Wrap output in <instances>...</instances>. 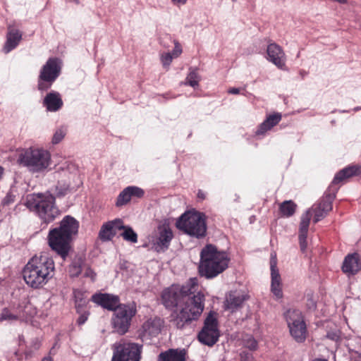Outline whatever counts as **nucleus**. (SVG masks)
<instances>
[{
	"label": "nucleus",
	"mask_w": 361,
	"mask_h": 361,
	"mask_svg": "<svg viewBox=\"0 0 361 361\" xmlns=\"http://www.w3.org/2000/svg\"><path fill=\"white\" fill-rule=\"evenodd\" d=\"M24 317L25 314L21 310H19L18 307L13 308V310L4 307L0 314V322H14Z\"/></svg>",
	"instance_id": "28"
},
{
	"label": "nucleus",
	"mask_w": 361,
	"mask_h": 361,
	"mask_svg": "<svg viewBox=\"0 0 361 361\" xmlns=\"http://www.w3.org/2000/svg\"><path fill=\"white\" fill-rule=\"evenodd\" d=\"M4 173V169L0 166V179L2 178Z\"/></svg>",
	"instance_id": "47"
},
{
	"label": "nucleus",
	"mask_w": 361,
	"mask_h": 361,
	"mask_svg": "<svg viewBox=\"0 0 361 361\" xmlns=\"http://www.w3.org/2000/svg\"><path fill=\"white\" fill-rule=\"evenodd\" d=\"M22 39V34L18 30L11 26L8 27V33L6 36V42L4 47L5 53H8L15 49Z\"/></svg>",
	"instance_id": "25"
},
{
	"label": "nucleus",
	"mask_w": 361,
	"mask_h": 361,
	"mask_svg": "<svg viewBox=\"0 0 361 361\" xmlns=\"http://www.w3.org/2000/svg\"><path fill=\"white\" fill-rule=\"evenodd\" d=\"M186 355L185 349H169L159 354L158 361H185Z\"/></svg>",
	"instance_id": "26"
},
{
	"label": "nucleus",
	"mask_w": 361,
	"mask_h": 361,
	"mask_svg": "<svg viewBox=\"0 0 361 361\" xmlns=\"http://www.w3.org/2000/svg\"><path fill=\"white\" fill-rule=\"evenodd\" d=\"M290 334L298 343H302L307 338V331L300 311L288 310L284 313Z\"/></svg>",
	"instance_id": "10"
},
{
	"label": "nucleus",
	"mask_w": 361,
	"mask_h": 361,
	"mask_svg": "<svg viewBox=\"0 0 361 361\" xmlns=\"http://www.w3.org/2000/svg\"><path fill=\"white\" fill-rule=\"evenodd\" d=\"M197 197L201 200H204L205 198V194L202 191L199 190L197 193Z\"/></svg>",
	"instance_id": "46"
},
{
	"label": "nucleus",
	"mask_w": 361,
	"mask_h": 361,
	"mask_svg": "<svg viewBox=\"0 0 361 361\" xmlns=\"http://www.w3.org/2000/svg\"><path fill=\"white\" fill-rule=\"evenodd\" d=\"M55 264L53 259L45 255H35L25 265L22 274L25 283L34 289L46 285L53 278Z\"/></svg>",
	"instance_id": "2"
},
{
	"label": "nucleus",
	"mask_w": 361,
	"mask_h": 361,
	"mask_svg": "<svg viewBox=\"0 0 361 361\" xmlns=\"http://www.w3.org/2000/svg\"><path fill=\"white\" fill-rule=\"evenodd\" d=\"M39 345H40V343L39 342H36L34 344L33 348L35 350H37L39 348Z\"/></svg>",
	"instance_id": "48"
},
{
	"label": "nucleus",
	"mask_w": 361,
	"mask_h": 361,
	"mask_svg": "<svg viewBox=\"0 0 361 361\" xmlns=\"http://www.w3.org/2000/svg\"><path fill=\"white\" fill-rule=\"evenodd\" d=\"M65 135H66L65 129L60 128V129L57 130L53 136L52 142L54 144H58L59 142H61L63 140Z\"/></svg>",
	"instance_id": "36"
},
{
	"label": "nucleus",
	"mask_w": 361,
	"mask_h": 361,
	"mask_svg": "<svg viewBox=\"0 0 361 361\" xmlns=\"http://www.w3.org/2000/svg\"><path fill=\"white\" fill-rule=\"evenodd\" d=\"M136 312V307L133 304H121L114 310L112 325L118 334L123 335L128 332L131 320Z\"/></svg>",
	"instance_id": "9"
},
{
	"label": "nucleus",
	"mask_w": 361,
	"mask_h": 361,
	"mask_svg": "<svg viewBox=\"0 0 361 361\" xmlns=\"http://www.w3.org/2000/svg\"><path fill=\"white\" fill-rule=\"evenodd\" d=\"M82 271L81 262L80 260L74 261L70 265L69 274L71 276H78Z\"/></svg>",
	"instance_id": "34"
},
{
	"label": "nucleus",
	"mask_w": 361,
	"mask_h": 361,
	"mask_svg": "<svg viewBox=\"0 0 361 361\" xmlns=\"http://www.w3.org/2000/svg\"><path fill=\"white\" fill-rule=\"evenodd\" d=\"M78 221L67 215L61 221L59 227L51 229L47 235L48 245L62 259H65L71 249L73 236L78 231Z\"/></svg>",
	"instance_id": "3"
},
{
	"label": "nucleus",
	"mask_w": 361,
	"mask_h": 361,
	"mask_svg": "<svg viewBox=\"0 0 361 361\" xmlns=\"http://www.w3.org/2000/svg\"><path fill=\"white\" fill-rule=\"evenodd\" d=\"M244 345L252 350L257 348V342L252 336H248L244 339Z\"/></svg>",
	"instance_id": "35"
},
{
	"label": "nucleus",
	"mask_w": 361,
	"mask_h": 361,
	"mask_svg": "<svg viewBox=\"0 0 361 361\" xmlns=\"http://www.w3.org/2000/svg\"><path fill=\"white\" fill-rule=\"evenodd\" d=\"M200 81V76L196 70H191L188 73L185 85H188L192 87L198 85Z\"/></svg>",
	"instance_id": "33"
},
{
	"label": "nucleus",
	"mask_w": 361,
	"mask_h": 361,
	"mask_svg": "<svg viewBox=\"0 0 361 361\" xmlns=\"http://www.w3.org/2000/svg\"><path fill=\"white\" fill-rule=\"evenodd\" d=\"M228 93L232 94H238L240 93V89L236 87H232L228 90Z\"/></svg>",
	"instance_id": "44"
},
{
	"label": "nucleus",
	"mask_w": 361,
	"mask_h": 361,
	"mask_svg": "<svg viewBox=\"0 0 361 361\" xmlns=\"http://www.w3.org/2000/svg\"><path fill=\"white\" fill-rule=\"evenodd\" d=\"M121 230H123V232L121 235L125 240L133 243L137 242V235L131 227L123 225V228Z\"/></svg>",
	"instance_id": "31"
},
{
	"label": "nucleus",
	"mask_w": 361,
	"mask_h": 361,
	"mask_svg": "<svg viewBox=\"0 0 361 361\" xmlns=\"http://www.w3.org/2000/svg\"><path fill=\"white\" fill-rule=\"evenodd\" d=\"M314 222L317 223L323 219L326 214H325L321 209H319V207H317V208L314 209Z\"/></svg>",
	"instance_id": "39"
},
{
	"label": "nucleus",
	"mask_w": 361,
	"mask_h": 361,
	"mask_svg": "<svg viewBox=\"0 0 361 361\" xmlns=\"http://www.w3.org/2000/svg\"><path fill=\"white\" fill-rule=\"evenodd\" d=\"M318 207H319V209H321L325 214H327L332 209V204L329 201H323Z\"/></svg>",
	"instance_id": "41"
},
{
	"label": "nucleus",
	"mask_w": 361,
	"mask_h": 361,
	"mask_svg": "<svg viewBox=\"0 0 361 361\" xmlns=\"http://www.w3.org/2000/svg\"><path fill=\"white\" fill-rule=\"evenodd\" d=\"M69 169L70 164L66 162L59 166L54 173V177L59 179L55 186V193L57 197L64 196L69 191L71 177Z\"/></svg>",
	"instance_id": "14"
},
{
	"label": "nucleus",
	"mask_w": 361,
	"mask_h": 361,
	"mask_svg": "<svg viewBox=\"0 0 361 361\" xmlns=\"http://www.w3.org/2000/svg\"><path fill=\"white\" fill-rule=\"evenodd\" d=\"M312 215L311 211L307 210L301 216L299 228V242L302 252H305L307 246V237Z\"/></svg>",
	"instance_id": "20"
},
{
	"label": "nucleus",
	"mask_w": 361,
	"mask_h": 361,
	"mask_svg": "<svg viewBox=\"0 0 361 361\" xmlns=\"http://www.w3.org/2000/svg\"><path fill=\"white\" fill-rule=\"evenodd\" d=\"M61 61L56 58H50L42 66L38 78V89L47 91L61 73Z\"/></svg>",
	"instance_id": "12"
},
{
	"label": "nucleus",
	"mask_w": 361,
	"mask_h": 361,
	"mask_svg": "<svg viewBox=\"0 0 361 361\" xmlns=\"http://www.w3.org/2000/svg\"><path fill=\"white\" fill-rule=\"evenodd\" d=\"M129 190L130 189L127 187L118 195L116 202L117 207L123 206L130 200L131 197Z\"/></svg>",
	"instance_id": "32"
},
{
	"label": "nucleus",
	"mask_w": 361,
	"mask_h": 361,
	"mask_svg": "<svg viewBox=\"0 0 361 361\" xmlns=\"http://www.w3.org/2000/svg\"><path fill=\"white\" fill-rule=\"evenodd\" d=\"M79 313L81 314L78 319V323L81 325V324H83L87 321V317H88V314L85 311H84L83 309H82V311Z\"/></svg>",
	"instance_id": "42"
},
{
	"label": "nucleus",
	"mask_w": 361,
	"mask_h": 361,
	"mask_svg": "<svg viewBox=\"0 0 361 361\" xmlns=\"http://www.w3.org/2000/svg\"><path fill=\"white\" fill-rule=\"evenodd\" d=\"M281 114L278 112L269 115L267 118L260 124L256 132V134L263 135L267 130H271L274 126L277 125L281 121Z\"/></svg>",
	"instance_id": "27"
},
{
	"label": "nucleus",
	"mask_w": 361,
	"mask_h": 361,
	"mask_svg": "<svg viewBox=\"0 0 361 361\" xmlns=\"http://www.w3.org/2000/svg\"><path fill=\"white\" fill-rule=\"evenodd\" d=\"M297 205L291 200H286L280 204V212L283 216L290 217L295 212Z\"/></svg>",
	"instance_id": "29"
},
{
	"label": "nucleus",
	"mask_w": 361,
	"mask_h": 361,
	"mask_svg": "<svg viewBox=\"0 0 361 361\" xmlns=\"http://www.w3.org/2000/svg\"><path fill=\"white\" fill-rule=\"evenodd\" d=\"M84 276H86V277L91 278V279L92 281H94L95 279V277H96V274L94 273V271L92 269H90L89 267H87L85 271Z\"/></svg>",
	"instance_id": "43"
},
{
	"label": "nucleus",
	"mask_w": 361,
	"mask_h": 361,
	"mask_svg": "<svg viewBox=\"0 0 361 361\" xmlns=\"http://www.w3.org/2000/svg\"><path fill=\"white\" fill-rule=\"evenodd\" d=\"M220 336L217 314L211 311L206 317L202 330L198 334L200 343L208 346H213Z\"/></svg>",
	"instance_id": "11"
},
{
	"label": "nucleus",
	"mask_w": 361,
	"mask_h": 361,
	"mask_svg": "<svg viewBox=\"0 0 361 361\" xmlns=\"http://www.w3.org/2000/svg\"><path fill=\"white\" fill-rule=\"evenodd\" d=\"M161 61L162 63V65L164 67H169V65L171 64L173 57V56L171 55V53L169 52H166V53H163L161 55Z\"/></svg>",
	"instance_id": "38"
},
{
	"label": "nucleus",
	"mask_w": 361,
	"mask_h": 361,
	"mask_svg": "<svg viewBox=\"0 0 361 361\" xmlns=\"http://www.w3.org/2000/svg\"><path fill=\"white\" fill-rule=\"evenodd\" d=\"M314 361H327L326 360H324V359H319V360H316Z\"/></svg>",
	"instance_id": "50"
},
{
	"label": "nucleus",
	"mask_w": 361,
	"mask_h": 361,
	"mask_svg": "<svg viewBox=\"0 0 361 361\" xmlns=\"http://www.w3.org/2000/svg\"><path fill=\"white\" fill-rule=\"evenodd\" d=\"M336 337H338V336H336V335H334V336H331V338L332 339H335V338H336Z\"/></svg>",
	"instance_id": "51"
},
{
	"label": "nucleus",
	"mask_w": 361,
	"mask_h": 361,
	"mask_svg": "<svg viewBox=\"0 0 361 361\" xmlns=\"http://www.w3.org/2000/svg\"><path fill=\"white\" fill-rule=\"evenodd\" d=\"M25 205L39 219L42 224L46 226L53 222L61 214L56 205V197L49 192L27 195Z\"/></svg>",
	"instance_id": "4"
},
{
	"label": "nucleus",
	"mask_w": 361,
	"mask_h": 361,
	"mask_svg": "<svg viewBox=\"0 0 361 361\" xmlns=\"http://www.w3.org/2000/svg\"><path fill=\"white\" fill-rule=\"evenodd\" d=\"M359 256L357 253L348 255L345 257L342 271L348 275H354L360 269Z\"/></svg>",
	"instance_id": "23"
},
{
	"label": "nucleus",
	"mask_w": 361,
	"mask_h": 361,
	"mask_svg": "<svg viewBox=\"0 0 361 361\" xmlns=\"http://www.w3.org/2000/svg\"><path fill=\"white\" fill-rule=\"evenodd\" d=\"M175 4H185L187 0H171Z\"/></svg>",
	"instance_id": "45"
},
{
	"label": "nucleus",
	"mask_w": 361,
	"mask_h": 361,
	"mask_svg": "<svg viewBox=\"0 0 361 361\" xmlns=\"http://www.w3.org/2000/svg\"><path fill=\"white\" fill-rule=\"evenodd\" d=\"M42 361H52V359L50 357H45Z\"/></svg>",
	"instance_id": "49"
},
{
	"label": "nucleus",
	"mask_w": 361,
	"mask_h": 361,
	"mask_svg": "<svg viewBox=\"0 0 361 361\" xmlns=\"http://www.w3.org/2000/svg\"><path fill=\"white\" fill-rule=\"evenodd\" d=\"M176 226L180 231L192 237L201 238L206 235V216L199 212H185L178 219Z\"/></svg>",
	"instance_id": "6"
},
{
	"label": "nucleus",
	"mask_w": 361,
	"mask_h": 361,
	"mask_svg": "<svg viewBox=\"0 0 361 361\" xmlns=\"http://www.w3.org/2000/svg\"><path fill=\"white\" fill-rule=\"evenodd\" d=\"M267 53V59L273 63L278 68L283 69L286 65V56L282 48L276 43H271L268 45Z\"/></svg>",
	"instance_id": "18"
},
{
	"label": "nucleus",
	"mask_w": 361,
	"mask_h": 361,
	"mask_svg": "<svg viewBox=\"0 0 361 361\" xmlns=\"http://www.w3.org/2000/svg\"><path fill=\"white\" fill-rule=\"evenodd\" d=\"M171 54L173 58H178L182 54V47L176 40L174 41V48Z\"/></svg>",
	"instance_id": "40"
},
{
	"label": "nucleus",
	"mask_w": 361,
	"mask_h": 361,
	"mask_svg": "<svg viewBox=\"0 0 361 361\" xmlns=\"http://www.w3.org/2000/svg\"><path fill=\"white\" fill-rule=\"evenodd\" d=\"M271 293L275 295L276 298L280 299L283 297L281 279L279 270L276 268V262L274 261L271 262Z\"/></svg>",
	"instance_id": "22"
},
{
	"label": "nucleus",
	"mask_w": 361,
	"mask_h": 361,
	"mask_svg": "<svg viewBox=\"0 0 361 361\" xmlns=\"http://www.w3.org/2000/svg\"><path fill=\"white\" fill-rule=\"evenodd\" d=\"M173 238V233L169 224L166 221H161L157 226L153 234L149 237V243L152 248L157 252L166 250Z\"/></svg>",
	"instance_id": "13"
},
{
	"label": "nucleus",
	"mask_w": 361,
	"mask_h": 361,
	"mask_svg": "<svg viewBox=\"0 0 361 361\" xmlns=\"http://www.w3.org/2000/svg\"><path fill=\"white\" fill-rule=\"evenodd\" d=\"M360 173H361V166H350L345 167L335 175L330 185V188L344 182L346 179Z\"/></svg>",
	"instance_id": "21"
},
{
	"label": "nucleus",
	"mask_w": 361,
	"mask_h": 361,
	"mask_svg": "<svg viewBox=\"0 0 361 361\" xmlns=\"http://www.w3.org/2000/svg\"><path fill=\"white\" fill-rule=\"evenodd\" d=\"M18 163L26 166L32 173L43 172L51 164V155L48 151L42 149L29 148L20 152Z\"/></svg>",
	"instance_id": "7"
},
{
	"label": "nucleus",
	"mask_w": 361,
	"mask_h": 361,
	"mask_svg": "<svg viewBox=\"0 0 361 361\" xmlns=\"http://www.w3.org/2000/svg\"><path fill=\"white\" fill-rule=\"evenodd\" d=\"M92 300L109 310H115L120 306L118 296L109 293H97L92 295Z\"/></svg>",
	"instance_id": "17"
},
{
	"label": "nucleus",
	"mask_w": 361,
	"mask_h": 361,
	"mask_svg": "<svg viewBox=\"0 0 361 361\" xmlns=\"http://www.w3.org/2000/svg\"><path fill=\"white\" fill-rule=\"evenodd\" d=\"M233 1H235L236 0H232Z\"/></svg>",
	"instance_id": "52"
},
{
	"label": "nucleus",
	"mask_w": 361,
	"mask_h": 361,
	"mask_svg": "<svg viewBox=\"0 0 361 361\" xmlns=\"http://www.w3.org/2000/svg\"><path fill=\"white\" fill-rule=\"evenodd\" d=\"M164 326V321L158 317H150L147 319L138 331V337L142 341L150 340L157 336Z\"/></svg>",
	"instance_id": "15"
},
{
	"label": "nucleus",
	"mask_w": 361,
	"mask_h": 361,
	"mask_svg": "<svg viewBox=\"0 0 361 361\" xmlns=\"http://www.w3.org/2000/svg\"><path fill=\"white\" fill-rule=\"evenodd\" d=\"M247 293L243 291H231L226 295L224 301V309L235 312L242 308L245 301L249 299Z\"/></svg>",
	"instance_id": "16"
},
{
	"label": "nucleus",
	"mask_w": 361,
	"mask_h": 361,
	"mask_svg": "<svg viewBox=\"0 0 361 361\" xmlns=\"http://www.w3.org/2000/svg\"><path fill=\"white\" fill-rule=\"evenodd\" d=\"M228 254L213 245H207L200 252L199 273L207 279H213L228 267Z\"/></svg>",
	"instance_id": "5"
},
{
	"label": "nucleus",
	"mask_w": 361,
	"mask_h": 361,
	"mask_svg": "<svg viewBox=\"0 0 361 361\" xmlns=\"http://www.w3.org/2000/svg\"><path fill=\"white\" fill-rule=\"evenodd\" d=\"M43 105L49 111L55 112L63 106V101L59 92L52 91L47 94L43 100Z\"/></svg>",
	"instance_id": "24"
},
{
	"label": "nucleus",
	"mask_w": 361,
	"mask_h": 361,
	"mask_svg": "<svg viewBox=\"0 0 361 361\" xmlns=\"http://www.w3.org/2000/svg\"><path fill=\"white\" fill-rule=\"evenodd\" d=\"M197 279L192 278L183 286L172 285L161 293V302L169 310L178 329H183L201 316L204 308V295L197 290Z\"/></svg>",
	"instance_id": "1"
},
{
	"label": "nucleus",
	"mask_w": 361,
	"mask_h": 361,
	"mask_svg": "<svg viewBox=\"0 0 361 361\" xmlns=\"http://www.w3.org/2000/svg\"><path fill=\"white\" fill-rule=\"evenodd\" d=\"M122 228H123V223L119 219L108 221L101 227L99 237L102 241H109L116 235V230H121Z\"/></svg>",
	"instance_id": "19"
},
{
	"label": "nucleus",
	"mask_w": 361,
	"mask_h": 361,
	"mask_svg": "<svg viewBox=\"0 0 361 361\" xmlns=\"http://www.w3.org/2000/svg\"><path fill=\"white\" fill-rule=\"evenodd\" d=\"M73 295L77 312H80L82 311V309L85 307L87 302V297L85 293L80 290H75L73 291Z\"/></svg>",
	"instance_id": "30"
},
{
	"label": "nucleus",
	"mask_w": 361,
	"mask_h": 361,
	"mask_svg": "<svg viewBox=\"0 0 361 361\" xmlns=\"http://www.w3.org/2000/svg\"><path fill=\"white\" fill-rule=\"evenodd\" d=\"M142 345L121 340L112 345L111 361H140Z\"/></svg>",
	"instance_id": "8"
},
{
	"label": "nucleus",
	"mask_w": 361,
	"mask_h": 361,
	"mask_svg": "<svg viewBox=\"0 0 361 361\" xmlns=\"http://www.w3.org/2000/svg\"><path fill=\"white\" fill-rule=\"evenodd\" d=\"M128 188L130 189L129 192L130 197L133 196L136 197H142L145 194L144 190L136 186H128Z\"/></svg>",
	"instance_id": "37"
}]
</instances>
